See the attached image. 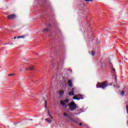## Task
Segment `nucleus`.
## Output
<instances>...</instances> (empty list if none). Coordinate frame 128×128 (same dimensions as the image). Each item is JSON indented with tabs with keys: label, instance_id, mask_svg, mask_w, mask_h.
Returning <instances> with one entry per match:
<instances>
[{
	"label": "nucleus",
	"instance_id": "nucleus-1",
	"mask_svg": "<svg viewBox=\"0 0 128 128\" xmlns=\"http://www.w3.org/2000/svg\"><path fill=\"white\" fill-rule=\"evenodd\" d=\"M112 84H108V82H106V81H104L103 82H98L96 85V86L97 88H102V90H104L106 88H107L108 86H112Z\"/></svg>",
	"mask_w": 128,
	"mask_h": 128
},
{
	"label": "nucleus",
	"instance_id": "nucleus-2",
	"mask_svg": "<svg viewBox=\"0 0 128 128\" xmlns=\"http://www.w3.org/2000/svg\"><path fill=\"white\" fill-rule=\"evenodd\" d=\"M68 106L71 108L70 110L71 112H74L76 108V104L74 102H72L70 104H68Z\"/></svg>",
	"mask_w": 128,
	"mask_h": 128
},
{
	"label": "nucleus",
	"instance_id": "nucleus-3",
	"mask_svg": "<svg viewBox=\"0 0 128 128\" xmlns=\"http://www.w3.org/2000/svg\"><path fill=\"white\" fill-rule=\"evenodd\" d=\"M30 120H31L32 122V118L30 119L29 120H25L22 122H18L19 124H20V126H28V124H30Z\"/></svg>",
	"mask_w": 128,
	"mask_h": 128
},
{
	"label": "nucleus",
	"instance_id": "nucleus-4",
	"mask_svg": "<svg viewBox=\"0 0 128 128\" xmlns=\"http://www.w3.org/2000/svg\"><path fill=\"white\" fill-rule=\"evenodd\" d=\"M8 20H14L16 18V15L15 14H12L7 16Z\"/></svg>",
	"mask_w": 128,
	"mask_h": 128
},
{
	"label": "nucleus",
	"instance_id": "nucleus-5",
	"mask_svg": "<svg viewBox=\"0 0 128 128\" xmlns=\"http://www.w3.org/2000/svg\"><path fill=\"white\" fill-rule=\"evenodd\" d=\"M68 84L70 88H72V82L70 80H68Z\"/></svg>",
	"mask_w": 128,
	"mask_h": 128
},
{
	"label": "nucleus",
	"instance_id": "nucleus-6",
	"mask_svg": "<svg viewBox=\"0 0 128 128\" xmlns=\"http://www.w3.org/2000/svg\"><path fill=\"white\" fill-rule=\"evenodd\" d=\"M76 96H78V98H80V100H84V96L80 94H76Z\"/></svg>",
	"mask_w": 128,
	"mask_h": 128
},
{
	"label": "nucleus",
	"instance_id": "nucleus-7",
	"mask_svg": "<svg viewBox=\"0 0 128 128\" xmlns=\"http://www.w3.org/2000/svg\"><path fill=\"white\" fill-rule=\"evenodd\" d=\"M64 91L63 90H60L59 94H60V96H64Z\"/></svg>",
	"mask_w": 128,
	"mask_h": 128
},
{
	"label": "nucleus",
	"instance_id": "nucleus-8",
	"mask_svg": "<svg viewBox=\"0 0 128 128\" xmlns=\"http://www.w3.org/2000/svg\"><path fill=\"white\" fill-rule=\"evenodd\" d=\"M26 70H34V66H31L29 68H26Z\"/></svg>",
	"mask_w": 128,
	"mask_h": 128
},
{
	"label": "nucleus",
	"instance_id": "nucleus-9",
	"mask_svg": "<svg viewBox=\"0 0 128 128\" xmlns=\"http://www.w3.org/2000/svg\"><path fill=\"white\" fill-rule=\"evenodd\" d=\"M60 104H62V106H66V104L64 103V101L62 100H61L60 101Z\"/></svg>",
	"mask_w": 128,
	"mask_h": 128
},
{
	"label": "nucleus",
	"instance_id": "nucleus-10",
	"mask_svg": "<svg viewBox=\"0 0 128 128\" xmlns=\"http://www.w3.org/2000/svg\"><path fill=\"white\" fill-rule=\"evenodd\" d=\"M73 100H80V98H78V96H74L73 97Z\"/></svg>",
	"mask_w": 128,
	"mask_h": 128
},
{
	"label": "nucleus",
	"instance_id": "nucleus-11",
	"mask_svg": "<svg viewBox=\"0 0 128 128\" xmlns=\"http://www.w3.org/2000/svg\"><path fill=\"white\" fill-rule=\"evenodd\" d=\"M68 94L69 96H74V92H70Z\"/></svg>",
	"mask_w": 128,
	"mask_h": 128
},
{
	"label": "nucleus",
	"instance_id": "nucleus-12",
	"mask_svg": "<svg viewBox=\"0 0 128 128\" xmlns=\"http://www.w3.org/2000/svg\"><path fill=\"white\" fill-rule=\"evenodd\" d=\"M45 120H46V122H49V124H50V122H52V120L50 119L46 118V119H45Z\"/></svg>",
	"mask_w": 128,
	"mask_h": 128
},
{
	"label": "nucleus",
	"instance_id": "nucleus-13",
	"mask_svg": "<svg viewBox=\"0 0 128 128\" xmlns=\"http://www.w3.org/2000/svg\"><path fill=\"white\" fill-rule=\"evenodd\" d=\"M82 112H83L82 109H80V110H78V114H81Z\"/></svg>",
	"mask_w": 128,
	"mask_h": 128
},
{
	"label": "nucleus",
	"instance_id": "nucleus-14",
	"mask_svg": "<svg viewBox=\"0 0 128 128\" xmlns=\"http://www.w3.org/2000/svg\"><path fill=\"white\" fill-rule=\"evenodd\" d=\"M64 116H66L67 118H70V116H68L67 113H64Z\"/></svg>",
	"mask_w": 128,
	"mask_h": 128
},
{
	"label": "nucleus",
	"instance_id": "nucleus-15",
	"mask_svg": "<svg viewBox=\"0 0 128 128\" xmlns=\"http://www.w3.org/2000/svg\"><path fill=\"white\" fill-rule=\"evenodd\" d=\"M17 38H24V36H18Z\"/></svg>",
	"mask_w": 128,
	"mask_h": 128
},
{
	"label": "nucleus",
	"instance_id": "nucleus-16",
	"mask_svg": "<svg viewBox=\"0 0 128 128\" xmlns=\"http://www.w3.org/2000/svg\"><path fill=\"white\" fill-rule=\"evenodd\" d=\"M47 106H48V101L45 100V108H46Z\"/></svg>",
	"mask_w": 128,
	"mask_h": 128
},
{
	"label": "nucleus",
	"instance_id": "nucleus-17",
	"mask_svg": "<svg viewBox=\"0 0 128 128\" xmlns=\"http://www.w3.org/2000/svg\"><path fill=\"white\" fill-rule=\"evenodd\" d=\"M64 102H70V100L68 98L65 99Z\"/></svg>",
	"mask_w": 128,
	"mask_h": 128
},
{
	"label": "nucleus",
	"instance_id": "nucleus-18",
	"mask_svg": "<svg viewBox=\"0 0 128 128\" xmlns=\"http://www.w3.org/2000/svg\"><path fill=\"white\" fill-rule=\"evenodd\" d=\"M48 28H44V32H46L48 31Z\"/></svg>",
	"mask_w": 128,
	"mask_h": 128
},
{
	"label": "nucleus",
	"instance_id": "nucleus-19",
	"mask_svg": "<svg viewBox=\"0 0 128 128\" xmlns=\"http://www.w3.org/2000/svg\"><path fill=\"white\" fill-rule=\"evenodd\" d=\"M91 54L92 56H94V54H96V52H94V51H92Z\"/></svg>",
	"mask_w": 128,
	"mask_h": 128
},
{
	"label": "nucleus",
	"instance_id": "nucleus-20",
	"mask_svg": "<svg viewBox=\"0 0 128 128\" xmlns=\"http://www.w3.org/2000/svg\"><path fill=\"white\" fill-rule=\"evenodd\" d=\"M120 94L121 96H124V91H122Z\"/></svg>",
	"mask_w": 128,
	"mask_h": 128
},
{
	"label": "nucleus",
	"instance_id": "nucleus-21",
	"mask_svg": "<svg viewBox=\"0 0 128 128\" xmlns=\"http://www.w3.org/2000/svg\"><path fill=\"white\" fill-rule=\"evenodd\" d=\"M8 76H14V74H9Z\"/></svg>",
	"mask_w": 128,
	"mask_h": 128
},
{
	"label": "nucleus",
	"instance_id": "nucleus-22",
	"mask_svg": "<svg viewBox=\"0 0 128 128\" xmlns=\"http://www.w3.org/2000/svg\"><path fill=\"white\" fill-rule=\"evenodd\" d=\"M85 2H92V0H85Z\"/></svg>",
	"mask_w": 128,
	"mask_h": 128
},
{
	"label": "nucleus",
	"instance_id": "nucleus-23",
	"mask_svg": "<svg viewBox=\"0 0 128 128\" xmlns=\"http://www.w3.org/2000/svg\"><path fill=\"white\" fill-rule=\"evenodd\" d=\"M48 116H52V115H50V110H48Z\"/></svg>",
	"mask_w": 128,
	"mask_h": 128
},
{
	"label": "nucleus",
	"instance_id": "nucleus-24",
	"mask_svg": "<svg viewBox=\"0 0 128 128\" xmlns=\"http://www.w3.org/2000/svg\"><path fill=\"white\" fill-rule=\"evenodd\" d=\"M68 118H69L70 120H74V119L72 118V117H70H70H68Z\"/></svg>",
	"mask_w": 128,
	"mask_h": 128
},
{
	"label": "nucleus",
	"instance_id": "nucleus-25",
	"mask_svg": "<svg viewBox=\"0 0 128 128\" xmlns=\"http://www.w3.org/2000/svg\"><path fill=\"white\" fill-rule=\"evenodd\" d=\"M74 88H72V90H71V91L73 92H74Z\"/></svg>",
	"mask_w": 128,
	"mask_h": 128
},
{
	"label": "nucleus",
	"instance_id": "nucleus-26",
	"mask_svg": "<svg viewBox=\"0 0 128 128\" xmlns=\"http://www.w3.org/2000/svg\"><path fill=\"white\" fill-rule=\"evenodd\" d=\"M68 72H72V70L70 69V70H68Z\"/></svg>",
	"mask_w": 128,
	"mask_h": 128
},
{
	"label": "nucleus",
	"instance_id": "nucleus-27",
	"mask_svg": "<svg viewBox=\"0 0 128 128\" xmlns=\"http://www.w3.org/2000/svg\"><path fill=\"white\" fill-rule=\"evenodd\" d=\"M58 32L60 34H62V32H60V30H58Z\"/></svg>",
	"mask_w": 128,
	"mask_h": 128
},
{
	"label": "nucleus",
	"instance_id": "nucleus-28",
	"mask_svg": "<svg viewBox=\"0 0 128 128\" xmlns=\"http://www.w3.org/2000/svg\"><path fill=\"white\" fill-rule=\"evenodd\" d=\"M50 118H52H52H54L52 116H50Z\"/></svg>",
	"mask_w": 128,
	"mask_h": 128
},
{
	"label": "nucleus",
	"instance_id": "nucleus-29",
	"mask_svg": "<svg viewBox=\"0 0 128 128\" xmlns=\"http://www.w3.org/2000/svg\"><path fill=\"white\" fill-rule=\"evenodd\" d=\"M16 38H18V37H17V36H15V37L14 38V40H16Z\"/></svg>",
	"mask_w": 128,
	"mask_h": 128
},
{
	"label": "nucleus",
	"instance_id": "nucleus-30",
	"mask_svg": "<svg viewBox=\"0 0 128 128\" xmlns=\"http://www.w3.org/2000/svg\"><path fill=\"white\" fill-rule=\"evenodd\" d=\"M79 126H82V123H80V124H79Z\"/></svg>",
	"mask_w": 128,
	"mask_h": 128
},
{
	"label": "nucleus",
	"instance_id": "nucleus-31",
	"mask_svg": "<svg viewBox=\"0 0 128 128\" xmlns=\"http://www.w3.org/2000/svg\"><path fill=\"white\" fill-rule=\"evenodd\" d=\"M42 100H44V97H42Z\"/></svg>",
	"mask_w": 128,
	"mask_h": 128
},
{
	"label": "nucleus",
	"instance_id": "nucleus-32",
	"mask_svg": "<svg viewBox=\"0 0 128 128\" xmlns=\"http://www.w3.org/2000/svg\"><path fill=\"white\" fill-rule=\"evenodd\" d=\"M113 71L116 72V69H114V68H113Z\"/></svg>",
	"mask_w": 128,
	"mask_h": 128
},
{
	"label": "nucleus",
	"instance_id": "nucleus-33",
	"mask_svg": "<svg viewBox=\"0 0 128 128\" xmlns=\"http://www.w3.org/2000/svg\"><path fill=\"white\" fill-rule=\"evenodd\" d=\"M8 51H6V54H8Z\"/></svg>",
	"mask_w": 128,
	"mask_h": 128
},
{
	"label": "nucleus",
	"instance_id": "nucleus-34",
	"mask_svg": "<svg viewBox=\"0 0 128 128\" xmlns=\"http://www.w3.org/2000/svg\"><path fill=\"white\" fill-rule=\"evenodd\" d=\"M126 60H128V58H126Z\"/></svg>",
	"mask_w": 128,
	"mask_h": 128
},
{
	"label": "nucleus",
	"instance_id": "nucleus-35",
	"mask_svg": "<svg viewBox=\"0 0 128 128\" xmlns=\"http://www.w3.org/2000/svg\"><path fill=\"white\" fill-rule=\"evenodd\" d=\"M68 105H65L66 106H68Z\"/></svg>",
	"mask_w": 128,
	"mask_h": 128
},
{
	"label": "nucleus",
	"instance_id": "nucleus-36",
	"mask_svg": "<svg viewBox=\"0 0 128 128\" xmlns=\"http://www.w3.org/2000/svg\"><path fill=\"white\" fill-rule=\"evenodd\" d=\"M127 124L128 125V122H127Z\"/></svg>",
	"mask_w": 128,
	"mask_h": 128
},
{
	"label": "nucleus",
	"instance_id": "nucleus-37",
	"mask_svg": "<svg viewBox=\"0 0 128 128\" xmlns=\"http://www.w3.org/2000/svg\"><path fill=\"white\" fill-rule=\"evenodd\" d=\"M11 44H14V43H12Z\"/></svg>",
	"mask_w": 128,
	"mask_h": 128
}]
</instances>
